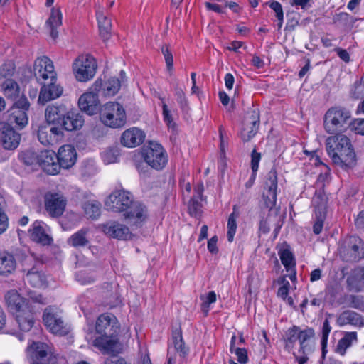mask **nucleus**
Instances as JSON below:
<instances>
[{
	"label": "nucleus",
	"instance_id": "obj_1",
	"mask_svg": "<svg viewBox=\"0 0 364 364\" xmlns=\"http://www.w3.org/2000/svg\"><path fill=\"white\" fill-rule=\"evenodd\" d=\"M108 210L124 213L125 218L134 219L135 225L141 226L148 217L146 207L134 200L133 195L124 189L113 191L105 201Z\"/></svg>",
	"mask_w": 364,
	"mask_h": 364
},
{
	"label": "nucleus",
	"instance_id": "obj_2",
	"mask_svg": "<svg viewBox=\"0 0 364 364\" xmlns=\"http://www.w3.org/2000/svg\"><path fill=\"white\" fill-rule=\"evenodd\" d=\"M95 331L100 336L93 341L94 346L103 353L115 354L119 353V326L114 315L109 314L100 315L96 321Z\"/></svg>",
	"mask_w": 364,
	"mask_h": 364
},
{
	"label": "nucleus",
	"instance_id": "obj_3",
	"mask_svg": "<svg viewBox=\"0 0 364 364\" xmlns=\"http://www.w3.org/2000/svg\"><path fill=\"white\" fill-rule=\"evenodd\" d=\"M325 145L328 155L336 166L346 171L356 165V154L347 136L334 134L326 139Z\"/></svg>",
	"mask_w": 364,
	"mask_h": 364
},
{
	"label": "nucleus",
	"instance_id": "obj_4",
	"mask_svg": "<svg viewBox=\"0 0 364 364\" xmlns=\"http://www.w3.org/2000/svg\"><path fill=\"white\" fill-rule=\"evenodd\" d=\"M77 151L70 144L61 146L58 153L53 151H42L43 170L49 175H57L61 168L69 169L77 161Z\"/></svg>",
	"mask_w": 364,
	"mask_h": 364
},
{
	"label": "nucleus",
	"instance_id": "obj_5",
	"mask_svg": "<svg viewBox=\"0 0 364 364\" xmlns=\"http://www.w3.org/2000/svg\"><path fill=\"white\" fill-rule=\"evenodd\" d=\"M8 310L15 316L20 329L29 331L34 324V312L27 299L22 297L16 290H10L5 294Z\"/></svg>",
	"mask_w": 364,
	"mask_h": 364
},
{
	"label": "nucleus",
	"instance_id": "obj_6",
	"mask_svg": "<svg viewBox=\"0 0 364 364\" xmlns=\"http://www.w3.org/2000/svg\"><path fill=\"white\" fill-rule=\"evenodd\" d=\"M352 115L350 111L341 106L329 108L323 117V127L330 134H341L345 132L351 124Z\"/></svg>",
	"mask_w": 364,
	"mask_h": 364
},
{
	"label": "nucleus",
	"instance_id": "obj_7",
	"mask_svg": "<svg viewBox=\"0 0 364 364\" xmlns=\"http://www.w3.org/2000/svg\"><path fill=\"white\" fill-rule=\"evenodd\" d=\"M26 355L30 364H58L53 346L44 342L32 341L26 348Z\"/></svg>",
	"mask_w": 364,
	"mask_h": 364
},
{
	"label": "nucleus",
	"instance_id": "obj_8",
	"mask_svg": "<svg viewBox=\"0 0 364 364\" xmlns=\"http://www.w3.org/2000/svg\"><path fill=\"white\" fill-rule=\"evenodd\" d=\"M101 122L111 128H121L127 122L124 107L117 102H108L102 106L100 112Z\"/></svg>",
	"mask_w": 364,
	"mask_h": 364
},
{
	"label": "nucleus",
	"instance_id": "obj_9",
	"mask_svg": "<svg viewBox=\"0 0 364 364\" xmlns=\"http://www.w3.org/2000/svg\"><path fill=\"white\" fill-rule=\"evenodd\" d=\"M338 252L343 261L346 262H358L364 258V242L358 236H349L342 241Z\"/></svg>",
	"mask_w": 364,
	"mask_h": 364
},
{
	"label": "nucleus",
	"instance_id": "obj_10",
	"mask_svg": "<svg viewBox=\"0 0 364 364\" xmlns=\"http://www.w3.org/2000/svg\"><path fill=\"white\" fill-rule=\"evenodd\" d=\"M97 68V62L90 55L79 56L73 63L75 77L80 82L91 80L95 75Z\"/></svg>",
	"mask_w": 364,
	"mask_h": 364
},
{
	"label": "nucleus",
	"instance_id": "obj_11",
	"mask_svg": "<svg viewBox=\"0 0 364 364\" xmlns=\"http://www.w3.org/2000/svg\"><path fill=\"white\" fill-rule=\"evenodd\" d=\"M146 163L156 170L163 169L168 162V156L163 146L151 141L144 151Z\"/></svg>",
	"mask_w": 364,
	"mask_h": 364
},
{
	"label": "nucleus",
	"instance_id": "obj_12",
	"mask_svg": "<svg viewBox=\"0 0 364 364\" xmlns=\"http://www.w3.org/2000/svg\"><path fill=\"white\" fill-rule=\"evenodd\" d=\"M46 213L52 218L61 217L65 210L67 200L60 193L48 191L43 197Z\"/></svg>",
	"mask_w": 364,
	"mask_h": 364
},
{
	"label": "nucleus",
	"instance_id": "obj_13",
	"mask_svg": "<svg viewBox=\"0 0 364 364\" xmlns=\"http://www.w3.org/2000/svg\"><path fill=\"white\" fill-rule=\"evenodd\" d=\"M30 103L25 96L16 100L8 111L9 120L15 123L19 129L25 127L28 122L27 112L29 110Z\"/></svg>",
	"mask_w": 364,
	"mask_h": 364
},
{
	"label": "nucleus",
	"instance_id": "obj_14",
	"mask_svg": "<svg viewBox=\"0 0 364 364\" xmlns=\"http://www.w3.org/2000/svg\"><path fill=\"white\" fill-rule=\"evenodd\" d=\"M33 73L38 83L45 81L57 80V75L54 70L53 62L46 56L38 58L33 65Z\"/></svg>",
	"mask_w": 364,
	"mask_h": 364
},
{
	"label": "nucleus",
	"instance_id": "obj_15",
	"mask_svg": "<svg viewBox=\"0 0 364 364\" xmlns=\"http://www.w3.org/2000/svg\"><path fill=\"white\" fill-rule=\"evenodd\" d=\"M43 321L46 328L53 334L64 336L69 332L67 325L56 313L53 312L50 306L45 309Z\"/></svg>",
	"mask_w": 364,
	"mask_h": 364
},
{
	"label": "nucleus",
	"instance_id": "obj_16",
	"mask_svg": "<svg viewBox=\"0 0 364 364\" xmlns=\"http://www.w3.org/2000/svg\"><path fill=\"white\" fill-rule=\"evenodd\" d=\"M21 138V134L9 123L0 122V143L4 149H16L20 144Z\"/></svg>",
	"mask_w": 364,
	"mask_h": 364
},
{
	"label": "nucleus",
	"instance_id": "obj_17",
	"mask_svg": "<svg viewBox=\"0 0 364 364\" xmlns=\"http://www.w3.org/2000/svg\"><path fill=\"white\" fill-rule=\"evenodd\" d=\"M42 87L40 90L38 102L42 105L48 102L58 98L62 94L63 87L57 84V80H47L45 83H40Z\"/></svg>",
	"mask_w": 364,
	"mask_h": 364
},
{
	"label": "nucleus",
	"instance_id": "obj_18",
	"mask_svg": "<svg viewBox=\"0 0 364 364\" xmlns=\"http://www.w3.org/2000/svg\"><path fill=\"white\" fill-rule=\"evenodd\" d=\"M78 105L81 111L88 115L99 114L100 106L97 93L89 92L82 95L78 100Z\"/></svg>",
	"mask_w": 364,
	"mask_h": 364
},
{
	"label": "nucleus",
	"instance_id": "obj_19",
	"mask_svg": "<svg viewBox=\"0 0 364 364\" xmlns=\"http://www.w3.org/2000/svg\"><path fill=\"white\" fill-rule=\"evenodd\" d=\"M103 232L110 237L122 240H132L133 235L129 228L117 221H109L102 226Z\"/></svg>",
	"mask_w": 364,
	"mask_h": 364
},
{
	"label": "nucleus",
	"instance_id": "obj_20",
	"mask_svg": "<svg viewBox=\"0 0 364 364\" xmlns=\"http://www.w3.org/2000/svg\"><path fill=\"white\" fill-rule=\"evenodd\" d=\"M47 225L41 220H35L31 228L28 230L30 238L36 243L43 246L50 245L53 242V238L46 230Z\"/></svg>",
	"mask_w": 364,
	"mask_h": 364
},
{
	"label": "nucleus",
	"instance_id": "obj_21",
	"mask_svg": "<svg viewBox=\"0 0 364 364\" xmlns=\"http://www.w3.org/2000/svg\"><path fill=\"white\" fill-rule=\"evenodd\" d=\"M145 136L144 131L137 127H132L123 132L120 137V142L125 147L134 148L141 144Z\"/></svg>",
	"mask_w": 364,
	"mask_h": 364
},
{
	"label": "nucleus",
	"instance_id": "obj_22",
	"mask_svg": "<svg viewBox=\"0 0 364 364\" xmlns=\"http://www.w3.org/2000/svg\"><path fill=\"white\" fill-rule=\"evenodd\" d=\"M17 268V262L14 253L4 250L0 252V276L7 277L14 274Z\"/></svg>",
	"mask_w": 364,
	"mask_h": 364
},
{
	"label": "nucleus",
	"instance_id": "obj_23",
	"mask_svg": "<svg viewBox=\"0 0 364 364\" xmlns=\"http://www.w3.org/2000/svg\"><path fill=\"white\" fill-rule=\"evenodd\" d=\"M61 126L66 131H74L80 129L83 124L84 119L82 114L76 109L68 110L63 121Z\"/></svg>",
	"mask_w": 364,
	"mask_h": 364
},
{
	"label": "nucleus",
	"instance_id": "obj_24",
	"mask_svg": "<svg viewBox=\"0 0 364 364\" xmlns=\"http://www.w3.org/2000/svg\"><path fill=\"white\" fill-rule=\"evenodd\" d=\"M68 109L65 105L60 104L58 105H50L45 111V117L46 122L50 124H60L65 117Z\"/></svg>",
	"mask_w": 364,
	"mask_h": 364
},
{
	"label": "nucleus",
	"instance_id": "obj_25",
	"mask_svg": "<svg viewBox=\"0 0 364 364\" xmlns=\"http://www.w3.org/2000/svg\"><path fill=\"white\" fill-rule=\"evenodd\" d=\"M42 267L43 262H37L25 275V279L33 287H41L46 285V277L41 269Z\"/></svg>",
	"mask_w": 364,
	"mask_h": 364
},
{
	"label": "nucleus",
	"instance_id": "obj_26",
	"mask_svg": "<svg viewBox=\"0 0 364 364\" xmlns=\"http://www.w3.org/2000/svg\"><path fill=\"white\" fill-rule=\"evenodd\" d=\"M350 290L356 292L364 290V266H360L353 269L346 279Z\"/></svg>",
	"mask_w": 364,
	"mask_h": 364
},
{
	"label": "nucleus",
	"instance_id": "obj_27",
	"mask_svg": "<svg viewBox=\"0 0 364 364\" xmlns=\"http://www.w3.org/2000/svg\"><path fill=\"white\" fill-rule=\"evenodd\" d=\"M337 322L340 326L352 324L355 326H363L364 318L355 311L346 310L340 314L337 319Z\"/></svg>",
	"mask_w": 364,
	"mask_h": 364
},
{
	"label": "nucleus",
	"instance_id": "obj_28",
	"mask_svg": "<svg viewBox=\"0 0 364 364\" xmlns=\"http://www.w3.org/2000/svg\"><path fill=\"white\" fill-rule=\"evenodd\" d=\"M278 255L280 257L281 262L287 271H289L296 267L295 258L291 251L289 245L284 242L282 247L278 250Z\"/></svg>",
	"mask_w": 364,
	"mask_h": 364
},
{
	"label": "nucleus",
	"instance_id": "obj_29",
	"mask_svg": "<svg viewBox=\"0 0 364 364\" xmlns=\"http://www.w3.org/2000/svg\"><path fill=\"white\" fill-rule=\"evenodd\" d=\"M356 332H345L344 336L340 340L334 349V352L343 356L346 353V350L350 348L353 342H357Z\"/></svg>",
	"mask_w": 364,
	"mask_h": 364
},
{
	"label": "nucleus",
	"instance_id": "obj_30",
	"mask_svg": "<svg viewBox=\"0 0 364 364\" xmlns=\"http://www.w3.org/2000/svg\"><path fill=\"white\" fill-rule=\"evenodd\" d=\"M18 158L26 166H29L38 164L43 169L42 152L38 154L31 149H27L21 151L18 154Z\"/></svg>",
	"mask_w": 364,
	"mask_h": 364
},
{
	"label": "nucleus",
	"instance_id": "obj_31",
	"mask_svg": "<svg viewBox=\"0 0 364 364\" xmlns=\"http://www.w3.org/2000/svg\"><path fill=\"white\" fill-rule=\"evenodd\" d=\"M46 24L50 28V36L55 39L58 36L57 28L62 24V14L59 9H51L50 16L47 20Z\"/></svg>",
	"mask_w": 364,
	"mask_h": 364
},
{
	"label": "nucleus",
	"instance_id": "obj_32",
	"mask_svg": "<svg viewBox=\"0 0 364 364\" xmlns=\"http://www.w3.org/2000/svg\"><path fill=\"white\" fill-rule=\"evenodd\" d=\"M97 19L100 37L104 41L110 38L112 33L111 20L102 12H97Z\"/></svg>",
	"mask_w": 364,
	"mask_h": 364
},
{
	"label": "nucleus",
	"instance_id": "obj_33",
	"mask_svg": "<svg viewBox=\"0 0 364 364\" xmlns=\"http://www.w3.org/2000/svg\"><path fill=\"white\" fill-rule=\"evenodd\" d=\"M88 232L89 229L87 228H81L68 238V245L75 248L87 246L89 244V240L87 237Z\"/></svg>",
	"mask_w": 364,
	"mask_h": 364
},
{
	"label": "nucleus",
	"instance_id": "obj_34",
	"mask_svg": "<svg viewBox=\"0 0 364 364\" xmlns=\"http://www.w3.org/2000/svg\"><path fill=\"white\" fill-rule=\"evenodd\" d=\"M312 202L315 213L326 214L328 198L323 189L316 190Z\"/></svg>",
	"mask_w": 364,
	"mask_h": 364
},
{
	"label": "nucleus",
	"instance_id": "obj_35",
	"mask_svg": "<svg viewBox=\"0 0 364 364\" xmlns=\"http://www.w3.org/2000/svg\"><path fill=\"white\" fill-rule=\"evenodd\" d=\"M242 123L247 125L259 127L260 112L257 106L253 105L246 112Z\"/></svg>",
	"mask_w": 364,
	"mask_h": 364
},
{
	"label": "nucleus",
	"instance_id": "obj_36",
	"mask_svg": "<svg viewBox=\"0 0 364 364\" xmlns=\"http://www.w3.org/2000/svg\"><path fill=\"white\" fill-rule=\"evenodd\" d=\"M299 326L294 325L289 328L283 336L285 348L292 349L297 341H299Z\"/></svg>",
	"mask_w": 364,
	"mask_h": 364
},
{
	"label": "nucleus",
	"instance_id": "obj_37",
	"mask_svg": "<svg viewBox=\"0 0 364 364\" xmlns=\"http://www.w3.org/2000/svg\"><path fill=\"white\" fill-rule=\"evenodd\" d=\"M315 336V331L313 328L306 327L305 329L301 330L299 328V352L302 354H306L307 350L306 341Z\"/></svg>",
	"mask_w": 364,
	"mask_h": 364
},
{
	"label": "nucleus",
	"instance_id": "obj_38",
	"mask_svg": "<svg viewBox=\"0 0 364 364\" xmlns=\"http://www.w3.org/2000/svg\"><path fill=\"white\" fill-rule=\"evenodd\" d=\"M85 215L92 220L97 219L101 213V204L97 200L87 201L82 205Z\"/></svg>",
	"mask_w": 364,
	"mask_h": 364
},
{
	"label": "nucleus",
	"instance_id": "obj_39",
	"mask_svg": "<svg viewBox=\"0 0 364 364\" xmlns=\"http://www.w3.org/2000/svg\"><path fill=\"white\" fill-rule=\"evenodd\" d=\"M240 213L237 210V208L236 205L233 206V211L232 213L229 215L228 220V232H227V237L228 240L231 242L233 241L234 236L236 232L237 229V223L236 220L239 217Z\"/></svg>",
	"mask_w": 364,
	"mask_h": 364
},
{
	"label": "nucleus",
	"instance_id": "obj_40",
	"mask_svg": "<svg viewBox=\"0 0 364 364\" xmlns=\"http://www.w3.org/2000/svg\"><path fill=\"white\" fill-rule=\"evenodd\" d=\"M4 93L7 98L15 100L19 95V86L12 79L6 80L2 84Z\"/></svg>",
	"mask_w": 364,
	"mask_h": 364
},
{
	"label": "nucleus",
	"instance_id": "obj_41",
	"mask_svg": "<svg viewBox=\"0 0 364 364\" xmlns=\"http://www.w3.org/2000/svg\"><path fill=\"white\" fill-rule=\"evenodd\" d=\"M37 136L38 141L44 146H50L56 144L54 140V136H51L48 126L46 124L41 125L38 127Z\"/></svg>",
	"mask_w": 364,
	"mask_h": 364
},
{
	"label": "nucleus",
	"instance_id": "obj_42",
	"mask_svg": "<svg viewBox=\"0 0 364 364\" xmlns=\"http://www.w3.org/2000/svg\"><path fill=\"white\" fill-rule=\"evenodd\" d=\"M331 331V326L328 318H325L321 328V353H323V359L326 357L328 353L327 345L329 333Z\"/></svg>",
	"mask_w": 364,
	"mask_h": 364
},
{
	"label": "nucleus",
	"instance_id": "obj_43",
	"mask_svg": "<svg viewBox=\"0 0 364 364\" xmlns=\"http://www.w3.org/2000/svg\"><path fill=\"white\" fill-rule=\"evenodd\" d=\"M173 341L174 347L178 353L181 356H185L188 353V348L185 346V343L183 340L181 331H175L173 333Z\"/></svg>",
	"mask_w": 364,
	"mask_h": 364
},
{
	"label": "nucleus",
	"instance_id": "obj_44",
	"mask_svg": "<svg viewBox=\"0 0 364 364\" xmlns=\"http://www.w3.org/2000/svg\"><path fill=\"white\" fill-rule=\"evenodd\" d=\"M265 185L268 193H277L278 186L277 171L274 167L272 168L267 175Z\"/></svg>",
	"mask_w": 364,
	"mask_h": 364
},
{
	"label": "nucleus",
	"instance_id": "obj_45",
	"mask_svg": "<svg viewBox=\"0 0 364 364\" xmlns=\"http://www.w3.org/2000/svg\"><path fill=\"white\" fill-rule=\"evenodd\" d=\"M120 87L119 80L117 77H111L104 84L103 90L105 95L113 96L117 93Z\"/></svg>",
	"mask_w": 364,
	"mask_h": 364
},
{
	"label": "nucleus",
	"instance_id": "obj_46",
	"mask_svg": "<svg viewBox=\"0 0 364 364\" xmlns=\"http://www.w3.org/2000/svg\"><path fill=\"white\" fill-rule=\"evenodd\" d=\"M259 127L253 125H247L242 123V127L240 132V137L243 142L250 141L257 133Z\"/></svg>",
	"mask_w": 364,
	"mask_h": 364
},
{
	"label": "nucleus",
	"instance_id": "obj_47",
	"mask_svg": "<svg viewBox=\"0 0 364 364\" xmlns=\"http://www.w3.org/2000/svg\"><path fill=\"white\" fill-rule=\"evenodd\" d=\"M174 92L176 96V100L183 111L188 110V102L185 96L183 90L179 86L178 83L174 85Z\"/></svg>",
	"mask_w": 364,
	"mask_h": 364
},
{
	"label": "nucleus",
	"instance_id": "obj_48",
	"mask_svg": "<svg viewBox=\"0 0 364 364\" xmlns=\"http://www.w3.org/2000/svg\"><path fill=\"white\" fill-rule=\"evenodd\" d=\"M16 66L13 61L9 60L0 66V77L11 79L15 72Z\"/></svg>",
	"mask_w": 364,
	"mask_h": 364
},
{
	"label": "nucleus",
	"instance_id": "obj_49",
	"mask_svg": "<svg viewBox=\"0 0 364 364\" xmlns=\"http://www.w3.org/2000/svg\"><path fill=\"white\" fill-rule=\"evenodd\" d=\"M119 155L120 153L118 148H110L103 153L102 159L105 164H112L118 161Z\"/></svg>",
	"mask_w": 364,
	"mask_h": 364
},
{
	"label": "nucleus",
	"instance_id": "obj_50",
	"mask_svg": "<svg viewBox=\"0 0 364 364\" xmlns=\"http://www.w3.org/2000/svg\"><path fill=\"white\" fill-rule=\"evenodd\" d=\"M37 262H42L38 260L34 254L31 255H23L21 259V263L23 267V271L28 272V270L31 269L33 264H36Z\"/></svg>",
	"mask_w": 364,
	"mask_h": 364
},
{
	"label": "nucleus",
	"instance_id": "obj_51",
	"mask_svg": "<svg viewBox=\"0 0 364 364\" xmlns=\"http://www.w3.org/2000/svg\"><path fill=\"white\" fill-rule=\"evenodd\" d=\"M199 200L196 198V196H193L188 203V211L192 216H197L200 213L202 205Z\"/></svg>",
	"mask_w": 364,
	"mask_h": 364
},
{
	"label": "nucleus",
	"instance_id": "obj_52",
	"mask_svg": "<svg viewBox=\"0 0 364 364\" xmlns=\"http://www.w3.org/2000/svg\"><path fill=\"white\" fill-rule=\"evenodd\" d=\"M326 214L315 213L316 220L313 225V232L315 235H319L323 230V223L326 220Z\"/></svg>",
	"mask_w": 364,
	"mask_h": 364
},
{
	"label": "nucleus",
	"instance_id": "obj_53",
	"mask_svg": "<svg viewBox=\"0 0 364 364\" xmlns=\"http://www.w3.org/2000/svg\"><path fill=\"white\" fill-rule=\"evenodd\" d=\"M46 126H48V129L50 130V133L51 134V136H54V140L56 143L58 142L59 140H60L63 136V131L65 130L64 128L60 124H50L47 123Z\"/></svg>",
	"mask_w": 364,
	"mask_h": 364
},
{
	"label": "nucleus",
	"instance_id": "obj_54",
	"mask_svg": "<svg viewBox=\"0 0 364 364\" xmlns=\"http://www.w3.org/2000/svg\"><path fill=\"white\" fill-rule=\"evenodd\" d=\"M162 102V110H163V117L165 122H166L167 125L169 127H173L176 125V123L173 122L172 115L171 112L169 111L167 105L164 102V97H159Z\"/></svg>",
	"mask_w": 364,
	"mask_h": 364
},
{
	"label": "nucleus",
	"instance_id": "obj_55",
	"mask_svg": "<svg viewBox=\"0 0 364 364\" xmlns=\"http://www.w3.org/2000/svg\"><path fill=\"white\" fill-rule=\"evenodd\" d=\"M161 53L164 57L167 69L171 70L173 67V58L171 52L169 50V47L166 44H164L161 46Z\"/></svg>",
	"mask_w": 364,
	"mask_h": 364
},
{
	"label": "nucleus",
	"instance_id": "obj_56",
	"mask_svg": "<svg viewBox=\"0 0 364 364\" xmlns=\"http://www.w3.org/2000/svg\"><path fill=\"white\" fill-rule=\"evenodd\" d=\"M27 296L28 302L32 301L33 303H38L40 304L45 305L48 303L46 298L43 297L42 294L34 290H28L27 291Z\"/></svg>",
	"mask_w": 364,
	"mask_h": 364
},
{
	"label": "nucleus",
	"instance_id": "obj_57",
	"mask_svg": "<svg viewBox=\"0 0 364 364\" xmlns=\"http://www.w3.org/2000/svg\"><path fill=\"white\" fill-rule=\"evenodd\" d=\"M350 307L364 311V296L362 295H350L349 298Z\"/></svg>",
	"mask_w": 364,
	"mask_h": 364
},
{
	"label": "nucleus",
	"instance_id": "obj_58",
	"mask_svg": "<svg viewBox=\"0 0 364 364\" xmlns=\"http://www.w3.org/2000/svg\"><path fill=\"white\" fill-rule=\"evenodd\" d=\"M237 355V360L240 364H246L249 361L247 350L245 348L237 347L233 350Z\"/></svg>",
	"mask_w": 364,
	"mask_h": 364
},
{
	"label": "nucleus",
	"instance_id": "obj_59",
	"mask_svg": "<svg viewBox=\"0 0 364 364\" xmlns=\"http://www.w3.org/2000/svg\"><path fill=\"white\" fill-rule=\"evenodd\" d=\"M4 199L0 195V235L2 234L8 227V218L2 207Z\"/></svg>",
	"mask_w": 364,
	"mask_h": 364
},
{
	"label": "nucleus",
	"instance_id": "obj_60",
	"mask_svg": "<svg viewBox=\"0 0 364 364\" xmlns=\"http://www.w3.org/2000/svg\"><path fill=\"white\" fill-rule=\"evenodd\" d=\"M333 21L334 23H337L338 25L348 28V14L346 12H341L339 14H336L333 18Z\"/></svg>",
	"mask_w": 364,
	"mask_h": 364
},
{
	"label": "nucleus",
	"instance_id": "obj_61",
	"mask_svg": "<svg viewBox=\"0 0 364 364\" xmlns=\"http://www.w3.org/2000/svg\"><path fill=\"white\" fill-rule=\"evenodd\" d=\"M251 161L250 166L252 172H257L259 168V164L261 160V154L257 152L255 149H254L251 153Z\"/></svg>",
	"mask_w": 364,
	"mask_h": 364
},
{
	"label": "nucleus",
	"instance_id": "obj_62",
	"mask_svg": "<svg viewBox=\"0 0 364 364\" xmlns=\"http://www.w3.org/2000/svg\"><path fill=\"white\" fill-rule=\"evenodd\" d=\"M350 127L356 134L364 135V119H352Z\"/></svg>",
	"mask_w": 364,
	"mask_h": 364
},
{
	"label": "nucleus",
	"instance_id": "obj_63",
	"mask_svg": "<svg viewBox=\"0 0 364 364\" xmlns=\"http://www.w3.org/2000/svg\"><path fill=\"white\" fill-rule=\"evenodd\" d=\"M263 199L264 201L265 207L269 209V211H271L277 202V193L267 192V196H263Z\"/></svg>",
	"mask_w": 364,
	"mask_h": 364
},
{
	"label": "nucleus",
	"instance_id": "obj_64",
	"mask_svg": "<svg viewBox=\"0 0 364 364\" xmlns=\"http://www.w3.org/2000/svg\"><path fill=\"white\" fill-rule=\"evenodd\" d=\"M265 4L269 5V6L274 11L275 16L277 20H282V16H284L283 9L282 4L276 1L272 2H266Z\"/></svg>",
	"mask_w": 364,
	"mask_h": 364
}]
</instances>
